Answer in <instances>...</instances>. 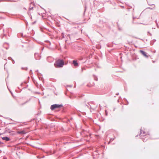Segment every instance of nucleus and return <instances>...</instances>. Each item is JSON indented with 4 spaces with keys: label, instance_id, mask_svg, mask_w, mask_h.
<instances>
[{
    "label": "nucleus",
    "instance_id": "1",
    "mask_svg": "<svg viewBox=\"0 0 159 159\" xmlns=\"http://www.w3.org/2000/svg\"><path fill=\"white\" fill-rule=\"evenodd\" d=\"M64 64V62L63 60L58 59L54 63V66L56 68L62 67Z\"/></svg>",
    "mask_w": 159,
    "mask_h": 159
},
{
    "label": "nucleus",
    "instance_id": "2",
    "mask_svg": "<svg viewBox=\"0 0 159 159\" xmlns=\"http://www.w3.org/2000/svg\"><path fill=\"white\" fill-rule=\"evenodd\" d=\"M62 107V104H54L51 106L50 109L52 110H53L56 108H60Z\"/></svg>",
    "mask_w": 159,
    "mask_h": 159
},
{
    "label": "nucleus",
    "instance_id": "3",
    "mask_svg": "<svg viewBox=\"0 0 159 159\" xmlns=\"http://www.w3.org/2000/svg\"><path fill=\"white\" fill-rule=\"evenodd\" d=\"M88 104L89 105V106H90V107H89V106H88V105H86V106H87V107L89 108H91V109H94L95 108V107H94V104L93 103V102H89L88 103Z\"/></svg>",
    "mask_w": 159,
    "mask_h": 159
},
{
    "label": "nucleus",
    "instance_id": "4",
    "mask_svg": "<svg viewBox=\"0 0 159 159\" xmlns=\"http://www.w3.org/2000/svg\"><path fill=\"white\" fill-rule=\"evenodd\" d=\"M140 137L142 136H144L145 135H146L147 134L144 131H143V133L142 132V129H140Z\"/></svg>",
    "mask_w": 159,
    "mask_h": 159
},
{
    "label": "nucleus",
    "instance_id": "5",
    "mask_svg": "<svg viewBox=\"0 0 159 159\" xmlns=\"http://www.w3.org/2000/svg\"><path fill=\"white\" fill-rule=\"evenodd\" d=\"M140 52L143 56H144L148 58V56L147 55V53L145 52L142 50H140Z\"/></svg>",
    "mask_w": 159,
    "mask_h": 159
},
{
    "label": "nucleus",
    "instance_id": "6",
    "mask_svg": "<svg viewBox=\"0 0 159 159\" xmlns=\"http://www.w3.org/2000/svg\"><path fill=\"white\" fill-rule=\"evenodd\" d=\"M34 56L36 59L39 60L40 59V56L39 55L38 53H35L34 54Z\"/></svg>",
    "mask_w": 159,
    "mask_h": 159
},
{
    "label": "nucleus",
    "instance_id": "7",
    "mask_svg": "<svg viewBox=\"0 0 159 159\" xmlns=\"http://www.w3.org/2000/svg\"><path fill=\"white\" fill-rule=\"evenodd\" d=\"M72 64L75 67H77L78 66V64L76 60H73L72 62Z\"/></svg>",
    "mask_w": 159,
    "mask_h": 159
},
{
    "label": "nucleus",
    "instance_id": "8",
    "mask_svg": "<svg viewBox=\"0 0 159 159\" xmlns=\"http://www.w3.org/2000/svg\"><path fill=\"white\" fill-rule=\"evenodd\" d=\"M17 133L19 134H26L25 131L24 130H22L21 131H18L17 132Z\"/></svg>",
    "mask_w": 159,
    "mask_h": 159
},
{
    "label": "nucleus",
    "instance_id": "9",
    "mask_svg": "<svg viewBox=\"0 0 159 159\" xmlns=\"http://www.w3.org/2000/svg\"><path fill=\"white\" fill-rule=\"evenodd\" d=\"M2 139L3 140H5L6 141H8L10 140V139L9 137H7L6 136L2 137Z\"/></svg>",
    "mask_w": 159,
    "mask_h": 159
},
{
    "label": "nucleus",
    "instance_id": "10",
    "mask_svg": "<svg viewBox=\"0 0 159 159\" xmlns=\"http://www.w3.org/2000/svg\"><path fill=\"white\" fill-rule=\"evenodd\" d=\"M29 100H28V101H26L24 103H21L20 104V105H21V106H23V105H24L25 103H26L28 102L29 101Z\"/></svg>",
    "mask_w": 159,
    "mask_h": 159
},
{
    "label": "nucleus",
    "instance_id": "11",
    "mask_svg": "<svg viewBox=\"0 0 159 159\" xmlns=\"http://www.w3.org/2000/svg\"><path fill=\"white\" fill-rule=\"evenodd\" d=\"M133 20H134V19L136 18L139 19L138 18H137L136 16H134V13H133Z\"/></svg>",
    "mask_w": 159,
    "mask_h": 159
},
{
    "label": "nucleus",
    "instance_id": "12",
    "mask_svg": "<svg viewBox=\"0 0 159 159\" xmlns=\"http://www.w3.org/2000/svg\"><path fill=\"white\" fill-rule=\"evenodd\" d=\"M114 139H115L114 138L111 139H110V142L108 143H109L110 142L113 141Z\"/></svg>",
    "mask_w": 159,
    "mask_h": 159
},
{
    "label": "nucleus",
    "instance_id": "13",
    "mask_svg": "<svg viewBox=\"0 0 159 159\" xmlns=\"http://www.w3.org/2000/svg\"><path fill=\"white\" fill-rule=\"evenodd\" d=\"M94 80H96V81H97L98 80V78H97V77H95L94 76Z\"/></svg>",
    "mask_w": 159,
    "mask_h": 159
},
{
    "label": "nucleus",
    "instance_id": "14",
    "mask_svg": "<svg viewBox=\"0 0 159 159\" xmlns=\"http://www.w3.org/2000/svg\"><path fill=\"white\" fill-rule=\"evenodd\" d=\"M61 35L62 38H64V33H62Z\"/></svg>",
    "mask_w": 159,
    "mask_h": 159
},
{
    "label": "nucleus",
    "instance_id": "15",
    "mask_svg": "<svg viewBox=\"0 0 159 159\" xmlns=\"http://www.w3.org/2000/svg\"><path fill=\"white\" fill-rule=\"evenodd\" d=\"M118 29L120 30H122V29L120 28V27H118Z\"/></svg>",
    "mask_w": 159,
    "mask_h": 159
},
{
    "label": "nucleus",
    "instance_id": "16",
    "mask_svg": "<svg viewBox=\"0 0 159 159\" xmlns=\"http://www.w3.org/2000/svg\"><path fill=\"white\" fill-rule=\"evenodd\" d=\"M8 59L9 60H10L11 59H12L11 58V57H9L8 58Z\"/></svg>",
    "mask_w": 159,
    "mask_h": 159
},
{
    "label": "nucleus",
    "instance_id": "17",
    "mask_svg": "<svg viewBox=\"0 0 159 159\" xmlns=\"http://www.w3.org/2000/svg\"><path fill=\"white\" fill-rule=\"evenodd\" d=\"M143 139V141L144 142H145V141H146V139Z\"/></svg>",
    "mask_w": 159,
    "mask_h": 159
},
{
    "label": "nucleus",
    "instance_id": "18",
    "mask_svg": "<svg viewBox=\"0 0 159 159\" xmlns=\"http://www.w3.org/2000/svg\"><path fill=\"white\" fill-rule=\"evenodd\" d=\"M84 69L85 70V68H82V71H83V70Z\"/></svg>",
    "mask_w": 159,
    "mask_h": 159
},
{
    "label": "nucleus",
    "instance_id": "19",
    "mask_svg": "<svg viewBox=\"0 0 159 159\" xmlns=\"http://www.w3.org/2000/svg\"><path fill=\"white\" fill-rule=\"evenodd\" d=\"M48 41V42H49V43L50 45V44H51V43H50V42H49V41Z\"/></svg>",
    "mask_w": 159,
    "mask_h": 159
},
{
    "label": "nucleus",
    "instance_id": "20",
    "mask_svg": "<svg viewBox=\"0 0 159 159\" xmlns=\"http://www.w3.org/2000/svg\"><path fill=\"white\" fill-rule=\"evenodd\" d=\"M23 83H22L21 84H20V85L21 86H22V85L23 84Z\"/></svg>",
    "mask_w": 159,
    "mask_h": 159
},
{
    "label": "nucleus",
    "instance_id": "21",
    "mask_svg": "<svg viewBox=\"0 0 159 159\" xmlns=\"http://www.w3.org/2000/svg\"><path fill=\"white\" fill-rule=\"evenodd\" d=\"M118 94H119V93H118L116 94V95H118Z\"/></svg>",
    "mask_w": 159,
    "mask_h": 159
},
{
    "label": "nucleus",
    "instance_id": "22",
    "mask_svg": "<svg viewBox=\"0 0 159 159\" xmlns=\"http://www.w3.org/2000/svg\"><path fill=\"white\" fill-rule=\"evenodd\" d=\"M4 13V12H2V11H0V13Z\"/></svg>",
    "mask_w": 159,
    "mask_h": 159
},
{
    "label": "nucleus",
    "instance_id": "23",
    "mask_svg": "<svg viewBox=\"0 0 159 159\" xmlns=\"http://www.w3.org/2000/svg\"><path fill=\"white\" fill-rule=\"evenodd\" d=\"M14 61L13 60V63L14 64Z\"/></svg>",
    "mask_w": 159,
    "mask_h": 159
},
{
    "label": "nucleus",
    "instance_id": "24",
    "mask_svg": "<svg viewBox=\"0 0 159 159\" xmlns=\"http://www.w3.org/2000/svg\"><path fill=\"white\" fill-rule=\"evenodd\" d=\"M3 159H7V158H3Z\"/></svg>",
    "mask_w": 159,
    "mask_h": 159
},
{
    "label": "nucleus",
    "instance_id": "25",
    "mask_svg": "<svg viewBox=\"0 0 159 159\" xmlns=\"http://www.w3.org/2000/svg\"><path fill=\"white\" fill-rule=\"evenodd\" d=\"M85 11H84V13L85 12Z\"/></svg>",
    "mask_w": 159,
    "mask_h": 159
},
{
    "label": "nucleus",
    "instance_id": "26",
    "mask_svg": "<svg viewBox=\"0 0 159 159\" xmlns=\"http://www.w3.org/2000/svg\"><path fill=\"white\" fill-rule=\"evenodd\" d=\"M1 143H1V142H0V144H1Z\"/></svg>",
    "mask_w": 159,
    "mask_h": 159
},
{
    "label": "nucleus",
    "instance_id": "27",
    "mask_svg": "<svg viewBox=\"0 0 159 159\" xmlns=\"http://www.w3.org/2000/svg\"><path fill=\"white\" fill-rule=\"evenodd\" d=\"M156 24H157V21H156Z\"/></svg>",
    "mask_w": 159,
    "mask_h": 159
},
{
    "label": "nucleus",
    "instance_id": "28",
    "mask_svg": "<svg viewBox=\"0 0 159 159\" xmlns=\"http://www.w3.org/2000/svg\"><path fill=\"white\" fill-rule=\"evenodd\" d=\"M36 71H38V70H37Z\"/></svg>",
    "mask_w": 159,
    "mask_h": 159
},
{
    "label": "nucleus",
    "instance_id": "29",
    "mask_svg": "<svg viewBox=\"0 0 159 159\" xmlns=\"http://www.w3.org/2000/svg\"><path fill=\"white\" fill-rule=\"evenodd\" d=\"M32 9H34L33 8V7H32Z\"/></svg>",
    "mask_w": 159,
    "mask_h": 159
},
{
    "label": "nucleus",
    "instance_id": "30",
    "mask_svg": "<svg viewBox=\"0 0 159 159\" xmlns=\"http://www.w3.org/2000/svg\"><path fill=\"white\" fill-rule=\"evenodd\" d=\"M30 71H31L32 72V70H30Z\"/></svg>",
    "mask_w": 159,
    "mask_h": 159
}]
</instances>
